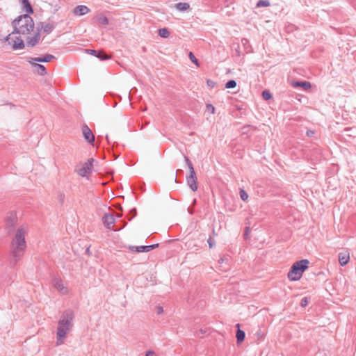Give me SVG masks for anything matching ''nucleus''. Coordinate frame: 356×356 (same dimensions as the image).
<instances>
[{"mask_svg":"<svg viewBox=\"0 0 356 356\" xmlns=\"http://www.w3.org/2000/svg\"><path fill=\"white\" fill-rule=\"evenodd\" d=\"M27 232L28 227L21 225L16 229L11 238L9 252L11 257L10 264L13 266L22 259L25 254L27 247L25 236Z\"/></svg>","mask_w":356,"mask_h":356,"instance_id":"f257e3e1","label":"nucleus"},{"mask_svg":"<svg viewBox=\"0 0 356 356\" xmlns=\"http://www.w3.org/2000/svg\"><path fill=\"white\" fill-rule=\"evenodd\" d=\"M74 314L72 310L67 309L65 311L58 322L56 332V346H60L65 343L66 335L72 328V321Z\"/></svg>","mask_w":356,"mask_h":356,"instance_id":"f03ea898","label":"nucleus"},{"mask_svg":"<svg viewBox=\"0 0 356 356\" xmlns=\"http://www.w3.org/2000/svg\"><path fill=\"white\" fill-rule=\"evenodd\" d=\"M34 25L33 19L29 15H22L13 22L14 27L13 33L27 35L33 30Z\"/></svg>","mask_w":356,"mask_h":356,"instance_id":"7ed1b4c3","label":"nucleus"},{"mask_svg":"<svg viewBox=\"0 0 356 356\" xmlns=\"http://www.w3.org/2000/svg\"><path fill=\"white\" fill-rule=\"evenodd\" d=\"M17 218L15 214L11 213L6 220V229L8 234L10 235L16 231L15 227L17 225Z\"/></svg>","mask_w":356,"mask_h":356,"instance_id":"20e7f679","label":"nucleus"},{"mask_svg":"<svg viewBox=\"0 0 356 356\" xmlns=\"http://www.w3.org/2000/svg\"><path fill=\"white\" fill-rule=\"evenodd\" d=\"M6 41L8 42L9 44H12L14 50L22 49L25 47L24 41L21 38L16 37L15 39L13 40V38L10 37V34L6 37Z\"/></svg>","mask_w":356,"mask_h":356,"instance_id":"39448f33","label":"nucleus"},{"mask_svg":"<svg viewBox=\"0 0 356 356\" xmlns=\"http://www.w3.org/2000/svg\"><path fill=\"white\" fill-rule=\"evenodd\" d=\"M93 161V159H90L84 163L83 166L79 170L78 174L81 177H86L90 175L92 171Z\"/></svg>","mask_w":356,"mask_h":356,"instance_id":"423d86ee","label":"nucleus"},{"mask_svg":"<svg viewBox=\"0 0 356 356\" xmlns=\"http://www.w3.org/2000/svg\"><path fill=\"white\" fill-rule=\"evenodd\" d=\"M158 246H159L158 243L149 245H140V246L130 245L129 247V249L131 252H149V251L155 249Z\"/></svg>","mask_w":356,"mask_h":356,"instance_id":"0eeeda50","label":"nucleus"},{"mask_svg":"<svg viewBox=\"0 0 356 356\" xmlns=\"http://www.w3.org/2000/svg\"><path fill=\"white\" fill-rule=\"evenodd\" d=\"M186 182L193 191L197 190V177L195 170L190 171V175L186 177Z\"/></svg>","mask_w":356,"mask_h":356,"instance_id":"6e6552de","label":"nucleus"},{"mask_svg":"<svg viewBox=\"0 0 356 356\" xmlns=\"http://www.w3.org/2000/svg\"><path fill=\"white\" fill-rule=\"evenodd\" d=\"M302 275V273H301L298 268L293 264L288 273V278L291 281H298L301 278Z\"/></svg>","mask_w":356,"mask_h":356,"instance_id":"1a4fd4ad","label":"nucleus"},{"mask_svg":"<svg viewBox=\"0 0 356 356\" xmlns=\"http://www.w3.org/2000/svg\"><path fill=\"white\" fill-rule=\"evenodd\" d=\"M82 133L85 140L90 144H93L95 142V136L92 134L91 129L87 126L83 125L82 127Z\"/></svg>","mask_w":356,"mask_h":356,"instance_id":"9d476101","label":"nucleus"},{"mask_svg":"<svg viewBox=\"0 0 356 356\" xmlns=\"http://www.w3.org/2000/svg\"><path fill=\"white\" fill-rule=\"evenodd\" d=\"M40 40V33L39 28H37L35 33L33 36L29 37L26 40V45L28 47L35 46Z\"/></svg>","mask_w":356,"mask_h":356,"instance_id":"9b49d317","label":"nucleus"},{"mask_svg":"<svg viewBox=\"0 0 356 356\" xmlns=\"http://www.w3.org/2000/svg\"><path fill=\"white\" fill-rule=\"evenodd\" d=\"M102 221L105 227L108 229L114 230L112 225L115 223V217L111 213H105L102 218Z\"/></svg>","mask_w":356,"mask_h":356,"instance_id":"f8f14e48","label":"nucleus"},{"mask_svg":"<svg viewBox=\"0 0 356 356\" xmlns=\"http://www.w3.org/2000/svg\"><path fill=\"white\" fill-rule=\"evenodd\" d=\"M54 287L62 294H66L67 293V288L64 286L62 280L59 278H56L54 280Z\"/></svg>","mask_w":356,"mask_h":356,"instance_id":"ddd939ff","label":"nucleus"},{"mask_svg":"<svg viewBox=\"0 0 356 356\" xmlns=\"http://www.w3.org/2000/svg\"><path fill=\"white\" fill-rule=\"evenodd\" d=\"M56 57L51 54H44L41 57H35L31 58V59L34 62L38 63H47L50 62L51 60L55 59Z\"/></svg>","mask_w":356,"mask_h":356,"instance_id":"4468645a","label":"nucleus"},{"mask_svg":"<svg viewBox=\"0 0 356 356\" xmlns=\"http://www.w3.org/2000/svg\"><path fill=\"white\" fill-rule=\"evenodd\" d=\"M338 257L339 264L341 266H346L350 260V255L348 252H340Z\"/></svg>","mask_w":356,"mask_h":356,"instance_id":"2eb2a0df","label":"nucleus"},{"mask_svg":"<svg viewBox=\"0 0 356 356\" xmlns=\"http://www.w3.org/2000/svg\"><path fill=\"white\" fill-rule=\"evenodd\" d=\"M309 261L307 259H302L293 264L298 269L303 273V272L308 268Z\"/></svg>","mask_w":356,"mask_h":356,"instance_id":"dca6fc26","label":"nucleus"},{"mask_svg":"<svg viewBox=\"0 0 356 356\" xmlns=\"http://www.w3.org/2000/svg\"><path fill=\"white\" fill-rule=\"evenodd\" d=\"M37 28H39L40 31L42 29L44 32L49 33L54 29V26L50 23L40 22Z\"/></svg>","mask_w":356,"mask_h":356,"instance_id":"f3484780","label":"nucleus"},{"mask_svg":"<svg viewBox=\"0 0 356 356\" xmlns=\"http://www.w3.org/2000/svg\"><path fill=\"white\" fill-rule=\"evenodd\" d=\"M89 11V8L87 6L83 5L77 6L74 8V14L81 16L87 14Z\"/></svg>","mask_w":356,"mask_h":356,"instance_id":"a211bd4d","label":"nucleus"},{"mask_svg":"<svg viewBox=\"0 0 356 356\" xmlns=\"http://www.w3.org/2000/svg\"><path fill=\"white\" fill-rule=\"evenodd\" d=\"M29 62L32 65H34V66L38 68V73L40 75H44L47 74L46 67L43 65L35 63L34 61H33L32 60H29Z\"/></svg>","mask_w":356,"mask_h":356,"instance_id":"6ab92c4d","label":"nucleus"},{"mask_svg":"<svg viewBox=\"0 0 356 356\" xmlns=\"http://www.w3.org/2000/svg\"><path fill=\"white\" fill-rule=\"evenodd\" d=\"M23 6V10L26 13V14H32L33 13V9L29 3V1L22 2Z\"/></svg>","mask_w":356,"mask_h":356,"instance_id":"aec40b11","label":"nucleus"},{"mask_svg":"<svg viewBox=\"0 0 356 356\" xmlns=\"http://www.w3.org/2000/svg\"><path fill=\"white\" fill-rule=\"evenodd\" d=\"M175 7L179 11H186L190 8V5L188 3L180 2L175 4Z\"/></svg>","mask_w":356,"mask_h":356,"instance_id":"412c9836","label":"nucleus"},{"mask_svg":"<svg viewBox=\"0 0 356 356\" xmlns=\"http://www.w3.org/2000/svg\"><path fill=\"white\" fill-rule=\"evenodd\" d=\"M293 86L295 87L296 86H300L304 88V90H308L311 88V83L309 81H297L294 82Z\"/></svg>","mask_w":356,"mask_h":356,"instance_id":"4be33fe9","label":"nucleus"},{"mask_svg":"<svg viewBox=\"0 0 356 356\" xmlns=\"http://www.w3.org/2000/svg\"><path fill=\"white\" fill-rule=\"evenodd\" d=\"M236 337L237 343H239L244 340L245 337V333L243 330H241L238 328V330L236 331Z\"/></svg>","mask_w":356,"mask_h":356,"instance_id":"5701e85b","label":"nucleus"},{"mask_svg":"<svg viewBox=\"0 0 356 356\" xmlns=\"http://www.w3.org/2000/svg\"><path fill=\"white\" fill-rule=\"evenodd\" d=\"M159 35L163 38H167L170 35V32L166 28L160 29L159 30Z\"/></svg>","mask_w":356,"mask_h":356,"instance_id":"b1692460","label":"nucleus"},{"mask_svg":"<svg viewBox=\"0 0 356 356\" xmlns=\"http://www.w3.org/2000/svg\"><path fill=\"white\" fill-rule=\"evenodd\" d=\"M96 57L99 58L101 60L109 59L111 57L102 51H97Z\"/></svg>","mask_w":356,"mask_h":356,"instance_id":"393cba45","label":"nucleus"},{"mask_svg":"<svg viewBox=\"0 0 356 356\" xmlns=\"http://www.w3.org/2000/svg\"><path fill=\"white\" fill-rule=\"evenodd\" d=\"M270 3L268 0H259L257 3L256 6L257 8L260 7H268L270 6Z\"/></svg>","mask_w":356,"mask_h":356,"instance_id":"a878e982","label":"nucleus"},{"mask_svg":"<svg viewBox=\"0 0 356 356\" xmlns=\"http://www.w3.org/2000/svg\"><path fill=\"white\" fill-rule=\"evenodd\" d=\"M236 86V82L235 80H229L226 84H225V88H234Z\"/></svg>","mask_w":356,"mask_h":356,"instance_id":"bb28decb","label":"nucleus"},{"mask_svg":"<svg viewBox=\"0 0 356 356\" xmlns=\"http://www.w3.org/2000/svg\"><path fill=\"white\" fill-rule=\"evenodd\" d=\"M188 57L192 63H195L196 65H199L198 60L192 52H189Z\"/></svg>","mask_w":356,"mask_h":356,"instance_id":"cd10ccee","label":"nucleus"},{"mask_svg":"<svg viewBox=\"0 0 356 356\" xmlns=\"http://www.w3.org/2000/svg\"><path fill=\"white\" fill-rule=\"evenodd\" d=\"M184 160L186 161V165H188L189 171H193V172L194 168H193V164L191 163V162L189 160L188 157L186 156H184Z\"/></svg>","mask_w":356,"mask_h":356,"instance_id":"c85d7f7f","label":"nucleus"},{"mask_svg":"<svg viewBox=\"0 0 356 356\" xmlns=\"http://www.w3.org/2000/svg\"><path fill=\"white\" fill-rule=\"evenodd\" d=\"M262 97L265 100H268L272 98V95L268 90H264L262 92Z\"/></svg>","mask_w":356,"mask_h":356,"instance_id":"c756f323","label":"nucleus"},{"mask_svg":"<svg viewBox=\"0 0 356 356\" xmlns=\"http://www.w3.org/2000/svg\"><path fill=\"white\" fill-rule=\"evenodd\" d=\"M240 197L243 201H245L248 198V195L243 189H241L240 190Z\"/></svg>","mask_w":356,"mask_h":356,"instance_id":"7c9ffc66","label":"nucleus"},{"mask_svg":"<svg viewBox=\"0 0 356 356\" xmlns=\"http://www.w3.org/2000/svg\"><path fill=\"white\" fill-rule=\"evenodd\" d=\"M307 304H308V298L307 297L302 298V300L300 301L301 307H305L307 305Z\"/></svg>","mask_w":356,"mask_h":356,"instance_id":"2f4dec72","label":"nucleus"},{"mask_svg":"<svg viewBox=\"0 0 356 356\" xmlns=\"http://www.w3.org/2000/svg\"><path fill=\"white\" fill-rule=\"evenodd\" d=\"M129 215H131V216L129 218V220H131L133 218H134L136 216V209L134 208L131 210H130Z\"/></svg>","mask_w":356,"mask_h":356,"instance_id":"473e14b6","label":"nucleus"},{"mask_svg":"<svg viewBox=\"0 0 356 356\" xmlns=\"http://www.w3.org/2000/svg\"><path fill=\"white\" fill-rule=\"evenodd\" d=\"M207 243L210 248H212L215 245V242L211 236L208 238Z\"/></svg>","mask_w":356,"mask_h":356,"instance_id":"72a5a7b5","label":"nucleus"},{"mask_svg":"<svg viewBox=\"0 0 356 356\" xmlns=\"http://www.w3.org/2000/svg\"><path fill=\"white\" fill-rule=\"evenodd\" d=\"M207 111H210L211 113H215V107L212 104L207 105Z\"/></svg>","mask_w":356,"mask_h":356,"instance_id":"f704fd0d","label":"nucleus"},{"mask_svg":"<svg viewBox=\"0 0 356 356\" xmlns=\"http://www.w3.org/2000/svg\"><path fill=\"white\" fill-rule=\"evenodd\" d=\"M156 311L157 314H161L163 312V309L161 306L158 305L156 307Z\"/></svg>","mask_w":356,"mask_h":356,"instance_id":"c9c22d12","label":"nucleus"},{"mask_svg":"<svg viewBox=\"0 0 356 356\" xmlns=\"http://www.w3.org/2000/svg\"><path fill=\"white\" fill-rule=\"evenodd\" d=\"M207 83L211 88H213L216 86V83L212 80H207Z\"/></svg>","mask_w":356,"mask_h":356,"instance_id":"e433bc0d","label":"nucleus"},{"mask_svg":"<svg viewBox=\"0 0 356 356\" xmlns=\"http://www.w3.org/2000/svg\"><path fill=\"white\" fill-rule=\"evenodd\" d=\"M86 51H88V53H90V54H92L95 56H96V54L97 53V51L94 49H86Z\"/></svg>","mask_w":356,"mask_h":356,"instance_id":"4c0bfd02","label":"nucleus"},{"mask_svg":"<svg viewBox=\"0 0 356 356\" xmlns=\"http://www.w3.org/2000/svg\"><path fill=\"white\" fill-rule=\"evenodd\" d=\"M101 22L104 24H108V19L106 17H104L103 18L101 19Z\"/></svg>","mask_w":356,"mask_h":356,"instance_id":"58836bf2","label":"nucleus"},{"mask_svg":"<svg viewBox=\"0 0 356 356\" xmlns=\"http://www.w3.org/2000/svg\"><path fill=\"white\" fill-rule=\"evenodd\" d=\"M146 356H156V354L154 351H148L146 353Z\"/></svg>","mask_w":356,"mask_h":356,"instance_id":"ea45409f","label":"nucleus"},{"mask_svg":"<svg viewBox=\"0 0 356 356\" xmlns=\"http://www.w3.org/2000/svg\"><path fill=\"white\" fill-rule=\"evenodd\" d=\"M314 134V131L308 130V131H307V135L308 136H313Z\"/></svg>","mask_w":356,"mask_h":356,"instance_id":"a19ab883","label":"nucleus"},{"mask_svg":"<svg viewBox=\"0 0 356 356\" xmlns=\"http://www.w3.org/2000/svg\"><path fill=\"white\" fill-rule=\"evenodd\" d=\"M241 42L243 44H246L248 42V40L247 39H242Z\"/></svg>","mask_w":356,"mask_h":356,"instance_id":"79ce46f5","label":"nucleus"},{"mask_svg":"<svg viewBox=\"0 0 356 356\" xmlns=\"http://www.w3.org/2000/svg\"><path fill=\"white\" fill-rule=\"evenodd\" d=\"M225 259H227V258H223V257H222V258H220V259L218 260V262H219L220 264H222V263H223V262H224V261H225Z\"/></svg>","mask_w":356,"mask_h":356,"instance_id":"37998d69","label":"nucleus"},{"mask_svg":"<svg viewBox=\"0 0 356 356\" xmlns=\"http://www.w3.org/2000/svg\"><path fill=\"white\" fill-rule=\"evenodd\" d=\"M195 203H196V200H195V199H194V200H193V204H195Z\"/></svg>","mask_w":356,"mask_h":356,"instance_id":"c03bdc74","label":"nucleus"},{"mask_svg":"<svg viewBox=\"0 0 356 356\" xmlns=\"http://www.w3.org/2000/svg\"><path fill=\"white\" fill-rule=\"evenodd\" d=\"M106 138L107 140L109 142V140H108V136H106Z\"/></svg>","mask_w":356,"mask_h":356,"instance_id":"a18cd8bd","label":"nucleus"},{"mask_svg":"<svg viewBox=\"0 0 356 356\" xmlns=\"http://www.w3.org/2000/svg\"><path fill=\"white\" fill-rule=\"evenodd\" d=\"M118 218L121 217V215H120V214H118Z\"/></svg>","mask_w":356,"mask_h":356,"instance_id":"49530a36","label":"nucleus"}]
</instances>
